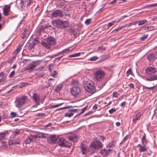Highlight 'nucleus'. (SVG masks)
Wrapping results in <instances>:
<instances>
[{"label": "nucleus", "instance_id": "32", "mask_svg": "<svg viewBox=\"0 0 157 157\" xmlns=\"http://www.w3.org/2000/svg\"><path fill=\"white\" fill-rule=\"evenodd\" d=\"M2 147L3 149H6L7 147V144L6 142H2Z\"/></svg>", "mask_w": 157, "mask_h": 157}, {"label": "nucleus", "instance_id": "16", "mask_svg": "<svg viewBox=\"0 0 157 157\" xmlns=\"http://www.w3.org/2000/svg\"><path fill=\"white\" fill-rule=\"evenodd\" d=\"M10 145H13L16 144H20V140L19 139L16 140H10L9 141Z\"/></svg>", "mask_w": 157, "mask_h": 157}, {"label": "nucleus", "instance_id": "24", "mask_svg": "<svg viewBox=\"0 0 157 157\" xmlns=\"http://www.w3.org/2000/svg\"><path fill=\"white\" fill-rule=\"evenodd\" d=\"M10 7L7 6L5 7L3 9V13L4 15L7 16L8 15V13L9 12Z\"/></svg>", "mask_w": 157, "mask_h": 157}, {"label": "nucleus", "instance_id": "9", "mask_svg": "<svg viewBox=\"0 0 157 157\" xmlns=\"http://www.w3.org/2000/svg\"><path fill=\"white\" fill-rule=\"evenodd\" d=\"M102 144L99 140H95L92 143L90 147L95 149H99L102 147Z\"/></svg>", "mask_w": 157, "mask_h": 157}, {"label": "nucleus", "instance_id": "15", "mask_svg": "<svg viewBox=\"0 0 157 157\" xmlns=\"http://www.w3.org/2000/svg\"><path fill=\"white\" fill-rule=\"evenodd\" d=\"M8 131H5L3 132H1L0 133V139L6 140L7 138V136L8 135Z\"/></svg>", "mask_w": 157, "mask_h": 157}, {"label": "nucleus", "instance_id": "42", "mask_svg": "<svg viewBox=\"0 0 157 157\" xmlns=\"http://www.w3.org/2000/svg\"><path fill=\"white\" fill-rule=\"evenodd\" d=\"M155 7V5L154 4H150V5H148L145 6V7H144L143 8H150L152 7Z\"/></svg>", "mask_w": 157, "mask_h": 157}, {"label": "nucleus", "instance_id": "62", "mask_svg": "<svg viewBox=\"0 0 157 157\" xmlns=\"http://www.w3.org/2000/svg\"><path fill=\"white\" fill-rule=\"evenodd\" d=\"M131 88H133L134 87V85L132 83H130L128 85Z\"/></svg>", "mask_w": 157, "mask_h": 157}, {"label": "nucleus", "instance_id": "27", "mask_svg": "<svg viewBox=\"0 0 157 157\" xmlns=\"http://www.w3.org/2000/svg\"><path fill=\"white\" fill-rule=\"evenodd\" d=\"M125 25L124 26H121V27H119L117 28L115 30H113L112 32V33H117L119 31V30L122 29H124L125 27Z\"/></svg>", "mask_w": 157, "mask_h": 157}, {"label": "nucleus", "instance_id": "56", "mask_svg": "<svg viewBox=\"0 0 157 157\" xmlns=\"http://www.w3.org/2000/svg\"><path fill=\"white\" fill-rule=\"evenodd\" d=\"M71 107V106H69L67 107H64V108H61L59 109H58L59 110H63V109H68V108H70V107Z\"/></svg>", "mask_w": 157, "mask_h": 157}, {"label": "nucleus", "instance_id": "45", "mask_svg": "<svg viewBox=\"0 0 157 157\" xmlns=\"http://www.w3.org/2000/svg\"><path fill=\"white\" fill-rule=\"evenodd\" d=\"M38 136L39 138H45L46 137L42 133L39 134L38 135Z\"/></svg>", "mask_w": 157, "mask_h": 157}, {"label": "nucleus", "instance_id": "54", "mask_svg": "<svg viewBox=\"0 0 157 157\" xmlns=\"http://www.w3.org/2000/svg\"><path fill=\"white\" fill-rule=\"evenodd\" d=\"M45 115V113H38L37 116H44Z\"/></svg>", "mask_w": 157, "mask_h": 157}, {"label": "nucleus", "instance_id": "12", "mask_svg": "<svg viewBox=\"0 0 157 157\" xmlns=\"http://www.w3.org/2000/svg\"><path fill=\"white\" fill-rule=\"evenodd\" d=\"M112 149L106 150L105 149H103L101 150L100 153L103 156H106L111 153V151Z\"/></svg>", "mask_w": 157, "mask_h": 157}, {"label": "nucleus", "instance_id": "40", "mask_svg": "<svg viewBox=\"0 0 157 157\" xmlns=\"http://www.w3.org/2000/svg\"><path fill=\"white\" fill-rule=\"evenodd\" d=\"M91 19H86L85 22V24L86 25H88L90 24L91 22Z\"/></svg>", "mask_w": 157, "mask_h": 157}, {"label": "nucleus", "instance_id": "6", "mask_svg": "<svg viewBox=\"0 0 157 157\" xmlns=\"http://www.w3.org/2000/svg\"><path fill=\"white\" fill-rule=\"evenodd\" d=\"M105 72L102 70H97L94 74V76L97 81H101L105 75Z\"/></svg>", "mask_w": 157, "mask_h": 157}, {"label": "nucleus", "instance_id": "44", "mask_svg": "<svg viewBox=\"0 0 157 157\" xmlns=\"http://www.w3.org/2000/svg\"><path fill=\"white\" fill-rule=\"evenodd\" d=\"M78 82L76 80H74L71 82V84L75 85H76L78 84Z\"/></svg>", "mask_w": 157, "mask_h": 157}, {"label": "nucleus", "instance_id": "61", "mask_svg": "<svg viewBox=\"0 0 157 157\" xmlns=\"http://www.w3.org/2000/svg\"><path fill=\"white\" fill-rule=\"evenodd\" d=\"M153 27H144V30H149L150 28H153Z\"/></svg>", "mask_w": 157, "mask_h": 157}, {"label": "nucleus", "instance_id": "29", "mask_svg": "<svg viewBox=\"0 0 157 157\" xmlns=\"http://www.w3.org/2000/svg\"><path fill=\"white\" fill-rule=\"evenodd\" d=\"M22 46V45H19L18 46L17 48L16 49V50L14 52V53L16 55H17L18 52L20 51L21 47Z\"/></svg>", "mask_w": 157, "mask_h": 157}, {"label": "nucleus", "instance_id": "43", "mask_svg": "<svg viewBox=\"0 0 157 157\" xmlns=\"http://www.w3.org/2000/svg\"><path fill=\"white\" fill-rule=\"evenodd\" d=\"M62 104H63V103H61L58 104L56 105H52V106H51V108H54L55 107H57L59 106L60 105H61Z\"/></svg>", "mask_w": 157, "mask_h": 157}, {"label": "nucleus", "instance_id": "47", "mask_svg": "<svg viewBox=\"0 0 157 157\" xmlns=\"http://www.w3.org/2000/svg\"><path fill=\"white\" fill-rule=\"evenodd\" d=\"M16 113L14 112H11L10 113V116L11 117H14L16 116Z\"/></svg>", "mask_w": 157, "mask_h": 157}, {"label": "nucleus", "instance_id": "2", "mask_svg": "<svg viewBox=\"0 0 157 157\" xmlns=\"http://www.w3.org/2000/svg\"><path fill=\"white\" fill-rule=\"evenodd\" d=\"M27 96L23 95L16 98L14 101L15 106L18 108H20L28 101Z\"/></svg>", "mask_w": 157, "mask_h": 157}, {"label": "nucleus", "instance_id": "30", "mask_svg": "<svg viewBox=\"0 0 157 157\" xmlns=\"http://www.w3.org/2000/svg\"><path fill=\"white\" fill-rule=\"evenodd\" d=\"M35 45V43L34 42H32L31 43H30L28 48L29 49H32L33 48Z\"/></svg>", "mask_w": 157, "mask_h": 157}, {"label": "nucleus", "instance_id": "35", "mask_svg": "<svg viewBox=\"0 0 157 157\" xmlns=\"http://www.w3.org/2000/svg\"><path fill=\"white\" fill-rule=\"evenodd\" d=\"M98 59V57L95 56L91 57L90 58V60L91 61H94L97 60Z\"/></svg>", "mask_w": 157, "mask_h": 157}, {"label": "nucleus", "instance_id": "59", "mask_svg": "<svg viewBox=\"0 0 157 157\" xmlns=\"http://www.w3.org/2000/svg\"><path fill=\"white\" fill-rule=\"evenodd\" d=\"M128 137V135H126V136L125 137V138L123 139L122 140L123 142H125L126 140L127 139Z\"/></svg>", "mask_w": 157, "mask_h": 157}, {"label": "nucleus", "instance_id": "5", "mask_svg": "<svg viewBox=\"0 0 157 157\" xmlns=\"http://www.w3.org/2000/svg\"><path fill=\"white\" fill-rule=\"evenodd\" d=\"M84 86L86 90L90 93H94L95 91V87L91 81L87 82L84 84Z\"/></svg>", "mask_w": 157, "mask_h": 157}, {"label": "nucleus", "instance_id": "21", "mask_svg": "<svg viewBox=\"0 0 157 157\" xmlns=\"http://www.w3.org/2000/svg\"><path fill=\"white\" fill-rule=\"evenodd\" d=\"M82 152L83 154H85L87 152L86 146L85 145L82 144L80 147Z\"/></svg>", "mask_w": 157, "mask_h": 157}, {"label": "nucleus", "instance_id": "48", "mask_svg": "<svg viewBox=\"0 0 157 157\" xmlns=\"http://www.w3.org/2000/svg\"><path fill=\"white\" fill-rule=\"evenodd\" d=\"M118 94L117 92H114L113 93V97H115L116 98H118Z\"/></svg>", "mask_w": 157, "mask_h": 157}, {"label": "nucleus", "instance_id": "52", "mask_svg": "<svg viewBox=\"0 0 157 157\" xmlns=\"http://www.w3.org/2000/svg\"><path fill=\"white\" fill-rule=\"evenodd\" d=\"M141 115V114L137 115L135 117V118L134 119H135L136 120V121L140 120V118Z\"/></svg>", "mask_w": 157, "mask_h": 157}, {"label": "nucleus", "instance_id": "1", "mask_svg": "<svg viewBox=\"0 0 157 157\" xmlns=\"http://www.w3.org/2000/svg\"><path fill=\"white\" fill-rule=\"evenodd\" d=\"M145 72L146 75L147 76V80L151 81L157 79V75H154L156 72V71L154 67H149L146 69Z\"/></svg>", "mask_w": 157, "mask_h": 157}, {"label": "nucleus", "instance_id": "53", "mask_svg": "<svg viewBox=\"0 0 157 157\" xmlns=\"http://www.w3.org/2000/svg\"><path fill=\"white\" fill-rule=\"evenodd\" d=\"M87 108V106H86L84 107L81 110V112L79 115H80L82 113H84L85 112V111L86 109Z\"/></svg>", "mask_w": 157, "mask_h": 157}, {"label": "nucleus", "instance_id": "17", "mask_svg": "<svg viewBox=\"0 0 157 157\" xmlns=\"http://www.w3.org/2000/svg\"><path fill=\"white\" fill-rule=\"evenodd\" d=\"M50 138L51 140L50 143L53 144L56 143L57 142H58L59 139L55 135H51Z\"/></svg>", "mask_w": 157, "mask_h": 157}, {"label": "nucleus", "instance_id": "19", "mask_svg": "<svg viewBox=\"0 0 157 157\" xmlns=\"http://www.w3.org/2000/svg\"><path fill=\"white\" fill-rule=\"evenodd\" d=\"M156 59V55L155 54H151L148 56V59L150 61H153Z\"/></svg>", "mask_w": 157, "mask_h": 157}, {"label": "nucleus", "instance_id": "37", "mask_svg": "<svg viewBox=\"0 0 157 157\" xmlns=\"http://www.w3.org/2000/svg\"><path fill=\"white\" fill-rule=\"evenodd\" d=\"M115 146V145L113 143L111 142L109 143V144L107 146V147H109L110 148H112Z\"/></svg>", "mask_w": 157, "mask_h": 157}, {"label": "nucleus", "instance_id": "14", "mask_svg": "<svg viewBox=\"0 0 157 157\" xmlns=\"http://www.w3.org/2000/svg\"><path fill=\"white\" fill-rule=\"evenodd\" d=\"M33 98L34 99L35 102L36 103L37 105L39 104V102L40 100L39 96L38 94L36 93L33 94Z\"/></svg>", "mask_w": 157, "mask_h": 157}, {"label": "nucleus", "instance_id": "63", "mask_svg": "<svg viewBox=\"0 0 157 157\" xmlns=\"http://www.w3.org/2000/svg\"><path fill=\"white\" fill-rule=\"evenodd\" d=\"M10 4H12L16 0H8Z\"/></svg>", "mask_w": 157, "mask_h": 157}, {"label": "nucleus", "instance_id": "25", "mask_svg": "<svg viewBox=\"0 0 157 157\" xmlns=\"http://www.w3.org/2000/svg\"><path fill=\"white\" fill-rule=\"evenodd\" d=\"M63 87V85L62 84L57 85L56 86L55 90L56 92H58Z\"/></svg>", "mask_w": 157, "mask_h": 157}, {"label": "nucleus", "instance_id": "13", "mask_svg": "<svg viewBox=\"0 0 157 157\" xmlns=\"http://www.w3.org/2000/svg\"><path fill=\"white\" fill-rule=\"evenodd\" d=\"M36 63L37 62H33L31 63L27 67L26 69L27 70H32L35 67H36L37 65Z\"/></svg>", "mask_w": 157, "mask_h": 157}, {"label": "nucleus", "instance_id": "20", "mask_svg": "<svg viewBox=\"0 0 157 157\" xmlns=\"http://www.w3.org/2000/svg\"><path fill=\"white\" fill-rule=\"evenodd\" d=\"M138 146L140 147L139 150L140 152L146 151H147V148L145 146H142L140 144H139Z\"/></svg>", "mask_w": 157, "mask_h": 157}, {"label": "nucleus", "instance_id": "39", "mask_svg": "<svg viewBox=\"0 0 157 157\" xmlns=\"http://www.w3.org/2000/svg\"><path fill=\"white\" fill-rule=\"evenodd\" d=\"M15 73L14 71H12L9 75V77L11 78L13 77L14 76Z\"/></svg>", "mask_w": 157, "mask_h": 157}, {"label": "nucleus", "instance_id": "28", "mask_svg": "<svg viewBox=\"0 0 157 157\" xmlns=\"http://www.w3.org/2000/svg\"><path fill=\"white\" fill-rule=\"evenodd\" d=\"M147 21L146 20H144L136 21V22L138 23V25H140L146 23Z\"/></svg>", "mask_w": 157, "mask_h": 157}, {"label": "nucleus", "instance_id": "31", "mask_svg": "<svg viewBox=\"0 0 157 157\" xmlns=\"http://www.w3.org/2000/svg\"><path fill=\"white\" fill-rule=\"evenodd\" d=\"M80 55H81V53H80V52L77 53H75V54H73L72 55H69V56H68V57H70V58H72V57H77V56H80Z\"/></svg>", "mask_w": 157, "mask_h": 157}, {"label": "nucleus", "instance_id": "57", "mask_svg": "<svg viewBox=\"0 0 157 157\" xmlns=\"http://www.w3.org/2000/svg\"><path fill=\"white\" fill-rule=\"evenodd\" d=\"M27 3V6H29L30 5V3L31 2V1L30 0H28L27 1L26 0V3Z\"/></svg>", "mask_w": 157, "mask_h": 157}, {"label": "nucleus", "instance_id": "22", "mask_svg": "<svg viewBox=\"0 0 157 157\" xmlns=\"http://www.w3.org/2000/svg\"><path fill=\"white\" fill-rule=\"evenodd\" d=\"M26 0H21L20 4L21 5V9L23 10L25 9V5L26 4Z\"/></svg>", "mask_w": 157, "mask_h": 157}, {"label": "nucleus", "instance_id": "8", "mask_svg": "<svg viewBox=\"0 0 157 157\" xmlns=\"http://www.w3.org/2000/svg\"><path fill=\"white\" fill-rule=\"evenodd\" d=\"M81 90L80 87L78 86H74L71 90V94L75 97L79 96L81 93Z\"/></svg>", "mask_w": 157, "mask_h": 157}, {"label": "nucleus", "instance_id": "58", "mask_svg": "<svg viewBox=\"0 0 157 157\" xmlns=\"http://www.w3.org/2000/svg\"><path fill=\"white\" fill-rule=\"evenodd\" d=\"M54 80H55V79H52L51 78H50L49 79V82H50V83H49V86H51L52 85V84H51V81L52 80V81H53Z\"/></svg>", "mask_w": 157, "mask_h": 157}, {"label": "nucleus", "instance_id": "10", "mask_svg": "<svg viewBox=\"0 0 157 157\" xmlns=\"http://www.w3.org/2000/svg\"><path fill=\"white\" fill-rule=\"evenodd\" d=\"M37 136L35 135H31L28 137L26 138L24 141L26 144H29L30 142H33L36 139Z\"/></svg>", "mask_w": 157, "mask_h": 157}, {"label": "nucleus", "instance_id": "64", "mask_svg": "<svg viewBox=\"0 0 157 157\" xmlns=\"http://www.w3.org/2000/svg\"><path fill=\"white\" fill-rule=\"evenodd\" d=\"M97 106V105L95 104V105L93 106V109H97L98 107Z\"/></svg>", "mask_w": 157, "mask_h": 157}, {"label": "nucleus", "instance_id": "11", "mask_svg": "<svg viewBox=\"0 0 157 157\" xmlns=\"http://www.w3.org/2000/svg\"><path fill=\"white\" fill-rule=\"evenodd\" d=\"M52 16L53 17H62L63 16V12L60 10H56L52 12Z\"/></svg>", "mask_w": 157, "mask_h": 157}, {"label": "nucleus", "instance_id": "23", "mask_svg": "<svg viewBox=\"0 0 157 157\" xmlns=\"http://www.w3.org/2000/svg\"><path fill=\"white\" fill-rule=\"evenodd\" d=\"M3 73H0V83H1V84H3L6 80V78L3 77Z\"/></svg>", "mask_w": 157, "mask_h": 157}, {"label": "nucleus", "instance_id": "55", "mask_svg": "<svg viewBox=\"0 0 157 157\" xmlns=\"http://www.w3.org/2000/svg\"><path fill=\"white\" fill-rule=\"evenodd\" d=\"M117 0H113V1L109 2V4L110 5H112L116 3L117 2Z\"/></svg>", "mask_w": 157, "mask_h": 157}, {"label": "nucleus", "instance_id": "46", "mask_svg": "<svg viewBox=\"0 0 157 157\" xmlns=\"http://www.w3.org/2000/svg\"><path fill=\"white\" fill-rule=\"evenodd\" d=\"M155 87V86H153L151 87H147L145 86H143V88L144 89H149L151 90H152L153 88H154Z\"/></svg>", "mask_w": 157, "mask_h": 157}, {"label": "nucleus", "instance_id": "33", "mask_svg": "<svg viewBox=\"0 0 157 157\" xmlns=\"http://www.w3.org/2000/svg\"><path fill=\"white\" fill-rule=\"evenodd\" d=\"M73 115V113H66L64 115V116L67 117H70L72 116Z\"/></svg>", "mask_w": 157, "mask_h": 157}, {"label": "nucleus", "instance_id": "36", "mask_svg": "<svg viewBox=\"0 0 157 157\" xmlns=\"http://www.w3.org/2000/svg\"><path fill=\"white\" fill-rule=\"evenodd\" d=\"M148 35L147 34L145 35L140 38V40L141 41H144L145 39H147L148 38Z\"/></svg>", "mask_w": 157, "mask_h": 157}, {"label": "nucleus", "instance_id": "3", "mask_svg": "<svg viewBox=\"0 0 157 157\" xmlns=\"http://www.w3.org/2000/svg\"><path fill=\"white\" fill-rule=\"evenodd\" d=\"M52 22L53 25L58 29H64L68 26V23L66 21L56 19L52 21Z\"/></svg>", "mask_w": 157, "mask_h": 157}, {"label": "nucleus", "instance_id": "18", "mask_svg": "<svg viewBox=\"0 0 157 157\" xmlns=\"http://www.w3.org/2000/svg\"><path fill=\"white\" fill-rule=\"evenodd\" d=\"M69 138L70 140L73 142H77L78 140V138L75 135L69 136Z\"/></svg>", "mask_w": 157, "mask_h": 157}, {"label": "nucleus", "instance_id": "60", "mask_svg": "<svg viewBox=\"0 0 157 157\" xmlns=\"http://www.w3.org/2000/svg\"><path fill=\"white\" fill-rule=\"evenodd\" d=\"M29 62V60L27 59H24L22 61V63L24 64H26L27 62Z\"/></svg>", "mask_w": 157, "mask_h": 157}, {"label": "nucleus", "instance_id": "34", "mask_svg": "<svg viewBox=\"0 0 157 157\" xmlns=\"http://www.w3.org/2000/svg\"><path fill=\"white\" fill-rule=\"evenodd\" d=\"M115 21H112L110 22L109 23L107 24V27L108 28H109V27H111L115 23Z\"/></svg>", "mask_w": 157, "mask_h": 157}, {"label": "nucleus", "instance_id": "26", "mask_svg": "<svg viewBox=\"0 0 157 157\" xmlns=\"http://www.w3.org/2000/svg\"><path fill=\"white\" fill-rule=\"evenodd\" d=\"M142 142L143 145H144L145 144H147V140L146 139V135L145 134L143 135L142 139Z\"/></svg>", "mask_w": 157, "mask_h": 157}, {"label": "nucleus", "instance_id": "50", "mask_svg": "<svg viewBox=\"0 0 157 157\" xmlns=\"http://www.w3.org/2000/svg\"><path fill=\"white\" fill-rule=\"evenodd\" d=\"M57 72L56 71H54L53 73L52 74V76L54 78H56V77L57 76Z\"/></svg>", "mask_w": 157, "mask_h": 157}, {"label": "nucleus", "instance_id": "41", "mask_svg": "<svg viewBox=\"0 0 157 157\" xmlns=\"http://www.w3.org/2000/svg\"><path fill=\"white\" fill-rule=\"evenodd\" d=\"M47 27H48V25L45 26H41L40 28L39 31H44V29H45Z\"/></svg>", "mask_w": 157, "mask_h": 157}, {"label": "nucleus", "instance_id": "49", "mask_svg": "<svg viewBox=\"0 0 157 157\" xmlns=\"http://www.w3.org/2000/svg\"><path fill=\"white\" fill-rule=\"evenodd\" d=\"M105 48L103 46H101L99 47L98 50L99 51L102 52V51H104L105 50Z\"/></svg>", "mask_w": 157, "mask_h": 157}, {"label": "nucleus", "instance_id": "51", "mask_svg": "<svg viewBox=\"0 0 157 157\" xmlns=\"http://www.w3.org/2000/svg\"><path fill=\"white\" fill-rule=\"evenodd\" d=\"M116 111V109H112L109 110V112L110 114H112L115 112Z\"/></svg>", "mask_w": 157, "mask_h": 157}, {"label": "nucleus", "instance_id": "4", "mask_svg": "<svg viewBox=\"0 0 157 157\" xmlns=\"http://www.w3.org/2000/svg\"><path fill=\"white\" fill-rule=\"evenodd\" d=\"M56 44L55 39L53 37L50 36L47 39L44 40L42 42V44L46 48H49L51 45Z\"/></svg>", "mask_w": 157, "mask_h": 157}, {"label": "nucleus", "instance_id": "7", "mask_svg": "<svg viewBox=\"0 0 157 157\" xmlns=\"http://www.w3.org/2000/svg\"><path fill=\"white\" fill-rule=\"evenodd\" d=\"M58 144L59 146L67 147H70L72 146V144L68 142L63 138H61L58 140Z\"/></svg>", "mask_w": 157, "mask_h": 157}, {"label": "nucleus", "instance_id": "38", "mask_svg": "<svg viewBox=\"0 0 157 157\" xmlns=\"http://www.w3.org/2000/svg\"><path fill=\"white\" fill-rule=\"evenodd\" d=\"M127 74L128 75H132L133 74V73L132 71V69L131 68H129L128 70L126 72Z\"/></svg>", "mask_w": 157, "mask_h": 157}]
</instances>
